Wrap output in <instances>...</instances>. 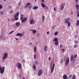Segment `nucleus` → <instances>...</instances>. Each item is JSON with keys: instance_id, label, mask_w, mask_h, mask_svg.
Wrapping results in <instances>:
<instances>
[{"instance_id": "nucleus-1", "label": "nucleus", "mask_w": 79, "mask_h": 79, "mask_svg": "<svg viewBox=\"0 0 79 79\" xmlns=\"http://www.w3.org/2000/svg\"><path fill=\"white\" fill-rule=\"evenodd\" d=\"M8 53H7V52H6L4 53L2 59V61H3V62L5 61V59H6L7 58H8Z\"/></svg>"}, {"instance_id": "nucleus-2", "label": "nucleus", "mask_w": 79, "mask_h": 79, "mask_svg": "<svg viewBox=\"0 0 79 79\" xmlns=\"http://www.w3.org/2000/svg\"><path fill=\"white\" fill-rule=\"evenodd\" d=\"M69 18H66L64 19V21L65 23L66 24H68V27H69L70 26H71V24H70V22H69Z\"/></svg>"}, {"instance_id": "nucleus-3", "label": "nucleus", "mask_w": 79, "mask_h": 79, "mask_svg": "<svg viewBox=\"0 0 79 79\" xmlns=\"http://www.w3.org/2000/svg\"><path fill=\"white\" fill-rule=\"evenodd\" d=\"M5 72V67H3L2 68V66H0V73L1 74H3Z\"/></svg>"}, {"instance_id": "nucleus-4", "label": "nucleus", "mask_w": 79, "mask_h": 79, "mask_svg": "<svg viewBox=\"0 0 79 79\" xmlns=\"http://www.w3.org/2000/svg\"><path fill=\"white\" fill-rule=\"evenodd\" d=\"M43 74V71L42 70H40L38 71V76H40Z\"/></svg>"}, {"instance_id": "nucleus-5", "label": "nucleus", "mask_w": 79, "mask_h": 79, "mask_svg": "<svg viewBox=\"0 0 79 79\" xmlns=\"http://www.w3.org/2000/svg\"><path fill=\"white\" fill-rule=\"evenodd\" d=\"M35 23V21L33 19H32L30 20V24L31 25L34 24Z\"/></svg>"}, {"instance_id": "nucleus-6", "label": "nucleus", "mask_w": 79, "mask_h": 79, "mask_svg": "<svg viewBox=\"0 0 79 79\" xmlns=\"http://www.w3.org/2000/svg\"><path fill=\"white\" fill-rule=\"evenodd\" d=\"M66 63H65V66H67L68 64H69V58H67L66 60Z\"/></svg>"}, {"instance_id": "nucleus-7", "label": "nucleus", "mask_w": 79, "mask_h": 79, "mask_svg": "<svg viewBox=\"0 0 79 79\" xmlns=\"http://www.w3.org/2000/svg\"><path fill=\"white\" fill-rule=\"evenodd\" d=\"M17 68H18L19 69H21L22 65H21V63H18L17 64Z\"/></svg>"}, {"instance_id": "nucleus-8", "label": "nucleus", "mask_w": 79, "mask_h": 79, "mask_svg": "<svg viewBox=\"0 0 79 79\" xmlns=\"http://www.w3.org/2000/svg\"><path fill=\"white\" fill-rule=\"evenodd\" d=\"M55 64H53V65L52 67H51V73H53V71H54V68H55Z\"/></svg>"}, {"instance_id": "nucleus-9", "label": "nucleus", "mask_w": 79, "mask_h": 79, "mask_svg": "<svg viewBox=\"0 0 79 79\" xmlns=\"http://www.w3.org/2000/svg\"><path fill=\"white\" fill-rule=\"evenodd\" d=\"M27 21V17L24 18L23 19H22L21 21L22 23H23L24 22H26Z\"/></svg>"}, {"instance_id": "nucleus-10", "label": "nucleus", "mask_w": 79, "mask_h": 79, "mask_svg": "<svg viewBox=\"0 0 79 79\" xmlns=\"http://www.w3.org/2000/svg\"><path fill=\"white\" fill-rule=\"evenodd\" d=\"M64 4L63 3L61 6V10H63L64 8Z\"/></svg>"}, {"instance_id": "nucleus-11", "label": "nucleus", "mask_w": 79, "mask_h": 79, "mask_svg": "<svg viewBox=\"0 0 79 79\" xmlns=\"http://www.w3.org/2000/svg\"><path fill=\"white\" fill-rule=\"evenodd\" d=\"M24 35L23 34H21L20 33H18L16 34V36H20V37H22Z\"/></svg>"}, {"instance_id": "nucleus-12", "label": "nucleus", "mask_w": 79, "mask_h": 79, "mask_svg": "<svg viewBox=\"0 0 79 79\" xmlns=\"http://www.w3.org/2000/svg\"><path fill=\"white\" fill-rule=\"evenodd\" d=\"M15 24L17 27H19V26L21 24V23L19 22H17L15 23Z\"/></svg>"}, {"instance_id": "nucleus-13", "label": "nucleus", "mask_w": 79, "mask_h": 79, "mask_svg": "<svg viewBox=\"0 0 79 79\" xmlns=\"http://www.w3.org/2000/svg\"><path fill=\"white\" fill-rule=\"evenodd\" d=\"M76 8H77V11H79V5L78 4H77L76 5Z\"/></svg>"}, {"instance_id": "nucleus-14", "label": "nucleus", "mask_w": 79, "mask_h": 79, "mask_svg": "<svg viewBox=\"0 0 79 79\" xmlns=\"http://www.w3.org/2000/svg\"><path fill=\"white\" fill-rule=\"evenodd\" d=\"M35 63L36 64V65H39L40 64V63L39 62H38V61L36 60L35 61Z\"/></svg>"}, {"instance_id": "nucleus-15", "label": "nucleus", "mask_w": 79, "mask_h": 79, "mask_svg": "<svg viewBox=\"0 0 79 79\" xmlns=\"http://www.w3.org/2000/svg\"><path fill=\"white\" fill-rule=\"evenodd\" d=\"M63 78L64 79H68L67 77V75H64L63 76Z\"/></svg>"}, {"instance_id": "nucleus-16", "label": "nucleus", "mask_w": 79, "mask_h": 79, "mask_svg": "<svg viewBox=\"0 0 79 79\" xmlns=\"http://www.w3.org/2000/svg\"><path fill=\"white\" fill-rule=\"evenodd\" d=\"M53 41H54V42H57V41H58V39L57 38H55L53 40Z\"/></svg>"}, {"instance_id": "nucleus-17", "label": "nucleus", "mask_w": 79, "mask_h": 79, "mask_svg": "<svg viewBox=\"0 0 79 79\" xmlns=\"http://www.w3.org/2000/svg\"><path fill=\"white\" fill-rule=\"evenodd\" d=\"M55 45H56V46H57V45H58L59 44V42L58 41H56L55 42Z\"/></svg>"}, {"instance_id": "nucleus-18", "label": "nucleus", "mask_w": 79, "mask_h": 79, "mask_svg": "<svg viewBox=\"0 0 79 79\" xmlns=\"http://www.w3.org/2000/svg\"><path fill=\"white\" fill-rule=\"evenodd\" d=\"M24 18V15H20V20H22Z\"/></svg>"}, {"instance_id": "nucleus-19", "label": "nucleus", "mask_w": 79, "mask_h": 79, "mask_svg": "<svg viewBox=\"0 0 79 79\" xmlns=\"http://www.w3.org/2000/svg\"><path fill=\"white\" fill-rule=\"evenodd\" d=\"M74 59V56L73 55L71 56L70 57V61H72Z\"/></svg>"}, {"instance_id": "nucleus-20", "label": "nucleus", "mask_w": 79, "mask_h": 79, "mask_svg": "<svg viewBox=\"0 0 79 79\" xmlns=\"http://www.w3.org/2000/svg\"><path fill=\"white\" fill-rule=\"evenodd\" d=\"M47 46H45L44 47V51H45V52L47 51Z\"/></svg>"}, {"instance_id": "nucleus-21", "label": "nucleus", "mask_w": 79, "mask_h": 79, "mask_svg": "<svg viewBox=\"0 0 79 79\" xmlns=\"http://www.w3.org/2000/svg\"><path fill=\"white\" fill-rule=\"evenodd\" d=\"M38 6H35L33 8V9H34V10H37V9H38Z\"/></svg>"}, {"instance_id": "nucleus-22", "label": "nucleus", "mask_w": 79, "mask_h": 79, "mask_svg": "<svg viewBox=\"0 0 79 79\" xmlns=\"http://www.w3.org/2000/svg\"><path fill=\"white\" fill-rule=\"evenodd\" d=\"M37 32V31L35 30H33V34H35Z\"/></svg>"}, {"instance_id": "nucleus-23", "label": "nucleus", "mask_w": 79, "mask_h": 79, "mask_svg": "<svg viewBox=\"0 0 79 79\" xmlns=\"http://www.w3.org/2000/svg\"><path fill=\"white\" fill-rule=\"evenodd\" d=\"M76 25L77 26H79V20H77Z\"/></svg>"}, {"instance_id": "nucleus-24", "label": "nucleus", "mask_w": 79, "mask_h": 79, "mask_svg": "<svg viewBox=\"0 0 79 79\" xmlns=\"http://www.w3.org/2000/svg\"><path fill=\"white\" fill-rule=\"evenodd\" d=\"M41 5H42V6L43 8H45V5L44 3H42Z\"/></svg>"}, {"instance_id": "nucleus-25", "label": "nucleus", "mask_w": 79, "mask_h": 79, "mask_svg": "<svg viewBox=\"0 0 79 79\" xmlns=\"http://www.w3.org/2000/svg\"><path fill=\"white\" fill-rule=\"evenodd\" d=\"M34 52H35V53H36V46H34Z\"/></svg>"}, {"instance_id": "nucleus-26", "label": "nucleus", "mask_w": 79, "mask_h": 79, "mask_svg": "<svg viewBox=\"0 0 79 79\" xmlns=\"http://www.w3.org/2000/svg\"><path fill=\"white\" fill-rule=\"evenodd\" d=\"M33 69H35V68H36V66H35V64H34L33 66Z\"/></svg>"}, {"instance_id": "nucleus-27", "label": "nucleus", "mask_w": 79, "mask_h": 79, "mask_svg": "<svg viewBox=\"0 0 79 79\" xmlns=\"http://www.w3.org/2000/svg\"><path fill=\"white\" fill-rule=\"evenodd\" d=\"M72 79H76V77L75 76V75H73L72 77Z\"/></svg>"}, {"instance_id": "nucleus-28", "label": "nucleus", "mask_w": 79, "mask_h": 79, "mask_svg": "<svg viewBox=\"0 0 79 79\" xmlns=\"http://www.w3.org/2000/svg\"><path fill=\"white\" fill-rule=\"evenodd\" d=\"M14 32V31H11L9 33L8 35H10V34H12Z\"/></svg>"}, {"instance_id": "nucleus-29", "label": "nucleus", "mask_w": 79, "mask_h": 79, "mask_svg": "<svg viewBox=\"0 0 79 79\" xmlns=\"http://www.w3.org/2000/svg\"><path fill=\"white\" fill-rule=\"evenodd\" d=\"M63 59H62L61 61L60 62V64H62V63H63Z\"/></svg>"}, {"instance_id": "nucleus-30", "label": "nucleus", "mask_w": 79, "mask_h": 79, "mask_svg": "<svg viewBox=\"0 0 79 79\" xmlns=\"http://www.w3.org/2000/svg\"><path fill=\"white\" fill-rule=\"evenodd\" d=\"M2 8H3V6L2 4H0V10H1Z\"/></svg>"}, {"instance_id": "nucleus-31", "label": "nucleus", "mask_w": 79, "mask_h": 79, "mask_svg": "<svg viewBox=\"0 0 79 79\" xmlns=\"http://www.w3.org/2000/svg\"><path fill=\"white\" fill-rule=\"evenodd\" d=\"M0 14L1 15H3V14H4L3 11H1V12H0Z\"/></svg>"}, {"instance_id": "nucleus-32", "label": "nucleus", "mask_w": 79, "mask_h": 79, "mask_svg": "<svg viewBox=\"0 0 79 79\" xmlns=\"http://www.w3.org/2000/svg\"><path fill=\"white\" fill-rule=\"evenodd\" d=\"M58 31H56L54 33L55 35H56L57 34H58Z\"/></svg>"}, {"instance_id": "nucleus-33", "label": "nucleus", "mask_w": 79, "mask_h": 79, "mask_svg": "<svg viewBox=\"0 0 79 79\" xmlns=\"http://www.w3.org/2000/svg\"><path fill=\"white\" fill-rule=\"evenodd\" d=\"M45 19V16L44 15L43 16V21H44Z\"/></svg>"}, {"instance_id": "nucleus-34", "label": "nucleus", "mask_w": 79, "mask_h": 79, "mask_svg": "<svg viewBox=\"0 0 79 79\" xmlns=\"http://www.w3.org/2000/svg\"><path fill=\"white\" fill-rule=\"evenodd\" d=\"M56 25H54L53 27H52V29H55V27H56Z\"/></svg>"}, {"instance_id": "nucleus-35", "label": "nucleus", "mask_w": 79, "mask_h": 79, "mask_svg": "<svg viewBox=\"0 0 79 79\" xmlns=\"http://www.w3.org/2000/svg\"><path fill=\"white\" fill-rule=\"evenodd\" d=\"M77 17H79V11L77 12Z\"/></svg>"}, {"instance_id": "nucleus-36", "label": "nucleus", "mask_w": 79, "mask_h": 79, "mask_svg": "<svg viewBox=\"0 0 79 79\" xmlns=\"http://www.w3.org/2000/svg\"><path fill=\"white\" fill-rule=\"evenodd\" d=\"M13 13V10H11L9 12L10 14H11V13Z\"/></svg>"}, {"instance_id": "nucleus-37", "label": "nucleus", "mask_w": 79, "mask_h": 79, "mask_svg": "<svg viewBox=\"0 0 79 79\" xmlns=\"http://www.w3.org/2000/svg\"><path fill=\"white\" fill-rule=\"evenodd\" d=\"M34 59H36V54H35L34 56Z\"/></svg>"}, {"instance_id": "nucleus-38", "label": "nucleus", "mask_w": 79, "mask_h": 79, "mask_svg": "<svg viewBox=\"0 0 79 79\" xmlns=\"http://www.w3.org/2000/svg\"><path fill=\"white\" fill-rule=\"evenodd\" d=\"M77 45L76 44H75L74 46V48H77Z\"/></svg>"}, {"instance_id": "nucleus-39", "label": "nucleus", "mask_w": 79, "mask_h": 79, "mask_svg": "<svg viewBox=\"0 0 79 79\" xmlns=\"http://www.w3.org/2000/svg\"><path fill=\"white\" fill-rule=\"evenodd\" d=\"M28 6L27 4H25V8H27V7Z\"/></svg>"}, {"instance_id": "nucleus-40", "label": "nucleus", "mask_w": 79, "mask_h": 79, "mask_svg": "<svg viewBox=\"0 0 79 79\" xmlns=\"http://www.w3.org/2000/svg\"><path fill=\"white\" fill-rule=\"evenodd\" d=\"M27 4L28 6H29V5H31V3L30 2L27 3Z\"/></svg>"}, {"instance_id": "nucleus-41", "label": "nucleus", "mask_w": 79, "mask_h": 79, "mask_svg": "<svg viewBox=\"0 0 79 79\" xmlns=\"http://www.w3.org/2000/svg\"><path fill=\"white\" fill-rule=\"evenodd\" d=\"M19 12H18L15 15H17V16H19Z\"/></svg>"}, {"instance_id": "nucleus-42", "label": "nucleus", "mask_w": 79, "mask_h": 79, "mask_svg": "<svg viewBox=\"0 0 79 79\" xmlns=\"http://www.w3.org/2000/svg\"><path fill=\"white\" fill-rule=\"evenodd\" d=\"M18 19H19V18H15V21H17V20H18Z\"/></svg>"}, {"instance_id": "nucleus-43", "label": "nucleus", "mask_w": 79, "mask_h": 79, "mask_svg": "<svg viewBox=\"0 0 79 79\" xmlns=\"http://www.w3.org/2000/svg\"><path fill=\"white\" fill-rule=\"evenodd\" d=\"M18 15H16V14L14 16V18H17V16H18Z\"/></svg>"}, {"instance_id": "nucleus-44", "label": "nucleus", "mask_w": 79, "mask_h": 79, "mask_svg": "<svg viewBox=\"0 0 79 79\" xmlns=\"http://www.w3.org/2000/svg\"><path fill=\"white\" fill-rule=\"evenodd\" d=\"M72 76H73V75L71 74L69 77V78H71V77H72Z\"/></svg>"}, {"instance_id": "nucleus-45", "label": "nucleus", "mask_w": 79, "mask_h": 79, "mask_svg": "<svg viewBox=\"0 0 79 79\" xmlns=\"http://www.w3.org/2000/svg\"><path fill=\"white\" fill-rule=\"evenodd\" d=\"M54 11H56V8L54 7Z\"/></svg>"}, {"instance_id": "nucleus-46", "label": "nucleus", "mask_w": 79, "mask_h": 79, "mask_svg": "<svg viewBox=\"0 0 79 79\" xmlns=\"http://www.w3.org/2000/svg\"><path fill=\"white\" fill-rule=\"evenodd\" d=\"M74 43H75V44H77V43H78V41H75Z\"/></svg>"}, {"instance_id": "nucleus-47", "label": "nucleus", "mask_w": 79, "mask_h": 79, "mask_svg": "<svg viewBox=\"0 0 79 79\" xmlns=\"http://www.w3.org/2000/svg\"><path fill=\"white\" fill-rule=\"evenodd\" d=\"M22 62H23V63H25V60H24V59H23Z\"/></svg>"}, {"instance_id": "nucleus-48", "label": "nucleus", "mask_w": 79, "mask_h": 79, "mask_svg": "<svg viewBox=\"0 0 79 79\" xmlns=\"http://www.w3.org/2000/svg\"><path fill=\"white\" fill-rule=\"evenodd\" d=\"M51 60V57H49V58H48L49 61H50Z\"/></svg>"}, {"instance_id": "nucleus-49", "label": "nucleus", "mask_w": 79, "mask_h": 79, "mask_svg": "<svg viewBox=\"0 0 79 79\" xmlns=\"http://www.w3.org/2000/svg\"><path fill=\"white\" fill-rule=\"evenodd\" d=\"M77 57V55H75L74 56V58H76Z\"/></svg>"}, {"instance_id": "nucleus-50", "label": "nucleus", "mask_w": 79, "mask_h": 79, "mask_svg": "<svg viewBox=\"0 0 79 79\" xmlns=\"http://www.w3.org/2000/svg\"><path fill=\"white\" fill-rule=\"evenodd\" d=\"M15 39H16V40H18V38H15Z\"/></svg>"}, {"instance_id": "nucleus-51", "label": "nucleus", "mask_w": 79, "mask_h": 79, "mask_svg": "<svg viewBox=\"0 0 79 79\" xmlns=\"http://www.w3.org/2000/svg\"><path fill=\"white\" fill-rule=\"evenodd\" d=\"M75 1L76 3H77V2H78V0H75Z\"/></svg>"}, {"instance_id": "nucleus-52", "label": "nucleus", "mask_w": 79, "mask_h": 79, "mask_svg": "<svg viewBox=\"0 0 79 79\" xmlns=\"http://www.w3.org/2000/svg\"><path fill=\"white\" fill-rule=\"evenodd\" d=\"M65 49H62V51H64Z\"/></svg>"}, {"instance_id": "nucleus-53", "label": "nucleus", "mask_w": 79, "mask_h": 79, "mask_svg": "<svg viewBox=\"0 0 79 79\" xmlns=\"http://www.w3.org/2000/svg\"><path fill=\"white\" fill-rule=\"evenodd\" d=\"M9 8H11V6H9Z\"/></svg>"}, {"instance_id": "nucleus-54", "label": "nucleus", "mask_w": 79, "mask_h": 79, "mask_svg": "<svg viewBox=\"0 0 79 79\" xmlns=\"http://www.w3.org/2000/svg\"><path fill=\"white\" fill-rule=\"evenodd\" d=\"M21 5V2L19 3L18 4V6H19Z\"/></svg>"}, {"instance_id": "nucleus-55", "label": "nucleus", "mask_w": 79, "mask_h": 79, "mask_svg": "<svg viewBox=\"0 0 79 79\" xmlns=\"http://www.w3.org/2000/svg\"><path fill=\"white\" fill-rule=\"evenodd\" d=\"M62 47V45H61L60 46V48H61Z\"/></svg>"}, {"instance_id": "nucleus-56", "label": "nucleus", "mask_w": 79, "mask_h": 79, "mask_svg": "<svg viewBox=\"0 0 79 79\" xmlns=\"http://www.w3.org/2000/svg\"><path fill=\"white\" fill-rule=\"evenodd\" d=\"M8 21H10V19H8Z\"/></svg>"}, {"instance_id": "nucleus-57", "label": "nucleus", "mask_w": 79, "mask_h": 79, "mask_svg": "<svg viewBox=\"0 0 79 79\" xmlns=\"http://www.w3.org/2000/svg\"><path fill=\"white\" fill-rule=\"evenodd\" d=\"M49 32H50L49 31H47V34H48Z\"/></svg>"}, {"instance_id": "nucleus-58", "label": "nucleus", "mask_w": 79, "mask_h": 79, "mask_svg": "<svg viewBox=\"0 0 79 79\" xmlns=\"http://www.w3.org/2000/svg\"><path fill=\"white\" fill-rule=\"evenodd\" d=\"M42 2H45V1L44 0H42Z\"/></svg>"}, {"instance_id": "nucleus-59", "label": "nucleus", "mask_w": 79, "mask_h": 79, "mask_svg": "<svg viewBox=\"0 0 79 79\" xmlns=\"http://www.w3.org/2000/svg\"><path fill=\"white\" fill-rule=\"evenodd\" d=\"M30 45H32V43H31L30 44Z\"/></svg>"}, {"instance_id": "nucleus-60", "label": "nucleus", "mask_w": 79, "mask_h": 79, "mask_svg": "<svg viewBox=\"0 0 79 79\" xmlns=\"http://www.w3.org/2000/svg\"><path fill=\"white\" fill-rule=\"evenodd\" d=\"M15 20V19H12V20H11V21H14Z\"/></svg>"}, {"instance_id": "nucleus-61", "label": "nucleus", "mask_w": 79, "mask_h": 79, "mask_svg": "<svg viewBox=\"0 0 79 79\" xmlns=\"http://www.w3.org/2000/svg\"><path fill=\"white\" fill-rule=\"evenodd\" d=\"M35 3H36V2H37V0H35Z\"/></svg>"}, {"instance_id": "nucleus-62", "label": "nucleus", "mask_w": 79, "mask_h": 79, "mask_svg": "<svg viewBox=\"0 0 79 79\" xmlns=\"http://www.w3.org/2000/svg\"><path fill=\"white\" fill-rule=\"evenodd\" d=\"M21 77V75H19V77Z\"/></svg>"}, {"instance_id": "nucleus-63", "label": "nucleus", "mask_w": 79, "mask_h": 79, "mask_svg": "<svg viewBox=\"0 0 79 79\" xmlns=\"http://www.w3.org/2000/svg\"><path fill=\"white\" fill-rule=\"evenodd\" d=\"M75 37L76 38H77V36L75 35Z\"/></svg>"}, {"instance_id": "nucleus-64", "label": "nucleus", "mask_w": 79, "mask_h": 79, "mask_svg": "<svg viewBox=\"0 0 79 79\" xmlns=\"http://www.w3.org/2000/svg\"><path fill=\"white\" fill-rule=\"evenodd\" d=\"M30 30L32 31H33V30H32V29Z\"/></svg>"}]
</instances>
